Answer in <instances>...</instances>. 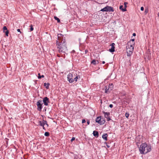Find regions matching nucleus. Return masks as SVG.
<instances>
[{
    "label": "nucleus",
    "mask_w": 159,
    "mask_h": 159,
    "mask_svg": "<svg viewBox=\"0 0 159 159\" xmlns=\"http://www.w3.org/2000/svg\"><path fill=\"white\" fill-rule=\"evenodd\" d=\"M91 64H93V65H96L97 64V62H96V61L95 60H93L91 62Z\"/></svg>",
    "instance_id": "17"
},
{
    "label": "nucleus",
    "mask_w": 159,
    "mask_h": 159,
    "mask_svg": "<svg viewBox=\"0 0 159 159\" xmlns=\"http://www.w3.org/2000/svg\"><path fill=\"white\" fill-rule=\"evenodd\" d=\"M4 32L5 33L6 35L7 36H8L9 31L8 30H7V31H6Z\"/></svg>",
    "instance_id": "20"
},
{
    "label": "nucleus",
    "mask_w": 159,
    "mask_h": 159,
    "mask_svg": "<svg viewBox=\"0 0 159 159\" xmlns=\"http://www.w3.org/2000/svg\"><path fill=\"white\" fill-rule=\"evenodd\" d=\"M44 135L46 136H48L49 135V133L48 132H45L44 133Z\"/></svg>",
    "instance_id": "19"
},
{
    "label": "nucleus",
    "mask_w": 159,
    "mask_h": 159,
    "mask_svg": "<svg viewBox=\"0 0 159 159\" xmlns=\"http://www.w3.org/2000/svg\"><path fill=\"white\" fill-rule=\"evenodd\" d=\"M17 31L18 32H20V33H21V31H20V29H18L17 30Z\"/></svg>",
    "instance_id": "35"
},
{
    "label": "nucleus",
    "mask_w": 159,
    "mask_h": 159,
    "mask_svg": "<svg viewBox=\"0 0 159 159\" xmlns=\"http://www.w3.org/2000/svg\"><path fill=\"white\" fill-rule=\"evenodd\" d=\"M38 79H40L41 78V76L40 75V74L39 73L38 74Z\"/></svg>",
    "instance_id": "27"
},
{
    "label": "nucleus",
    "mask_w": 159,
    "mask_h": 159,
    "mask_svg": "<svg viewBox=\"0 0 159 159\" xmlns=\"http://www.w3.org/2000/svg\"><path fill=\"white\" fill-rule=\"evenodd\" d=\"M105 92L106 93H109V92H110L111 90L112 89H111V88L110 89L109 87L108 89H107V87H106V86H105Z\"/></svg>",
    "instance_id": "10"
},
{
    "label": "nucleus",
    "mask_w": 159,
    "mask_h": 159,
    "mask_svg": "<svg viewBox=\"0 0 159 159\" xmlns=\"http://www.w3.org/2000/svg\"><path fill=\"white\" fill-rule=\"evenodd\" d=\"M129 114L128 113L126 112L125 113V116L127 118H128L129 117Z\"/></svg>",
    "instance_id": "25"
},
{
    "label": "nucleus",
    "mask_w": 159,
    "mask_h": 159,
    "mask_svg": "<svg viewBox=\"0 0 159 159\" xmlns=\"http://www.w3.org/2000/svg\"><path fill=\"white\" fill-rule=\"evenodd\" d=\"M132 52L131 51H129V52H127V54L128 56H130L132 54Z\"/></svg>",
    "instance_id": "16"
},
{
    "label": "nucleus",
    "mask_w": 159,
    "mask_h": 159,
    "mask_svg": "<svg viewBox=\"0 0 159 159\" xmlns=\"http://www.w3.org/2000/svg\"><path fill=\"white\" fill-rule=\"evenodd\" d=\"M103 114H104L105 117L107 119V120L109 121L111 120L110 117V113L109 112H105L103 111Z\"/></svg>",
    "instance_id": "7"
},
{
    "label": "nucleus",
    "mask_w": 159,
    "mask_h": 159,
    "mask_svg": "<svg viewBox=\"0 0 159 159\" xmlns=\"http://www.w3.org/2000/svg\"><path fill=\"white\" fill-rule=\"evenodd\" d=\"M97 62L98 63V61H97Z\"/></svg>",
    "instance_id": "48"
},
{
    "label": "nucleus",
    "mask_w": 159,
    "mask_h": 159,
    "mask_svg": "<svg viewBox=\"0 0 159 159\" xmlns=\"http://www.w3.org/2000/svg\"><path fill=\"white\" fill-rule=\"evenodd\" d=\"M75 137H72L71 139V141H72L75 140Z\"/></svg>",
    "instance_id": "29"
},
{
    "label": "nucleus",
    "mask_w": 159,
    "mask_h": 159,
    "mask_svg": "<svg viewBox=\"0 0 159 159\" xmlns=\"http://www.w3.org/2000/svg\"><path fill=\"white\" fill-rule=\"evenodd\" d=\"M54 19L56 20H57V21L58 23H60V20L57 17V16H54Z\"/></svg>",
    "instance_id": "15"
},
{
    "label": "nucleus",
    "mask_w": 159,
    "mask_h": 159,
    "mask_svg": "<svg viewBox=\"0 0 159 159\" xmlns=\"http://www.w3.org/2000/svg\"><path fill=\"white\" fill-rule=\"evenodd\" d=\"M47 108L46 107H44L43 109V111H46Z\"/></svg>",
    "instance_id": "34"
},
{
    "label": "nucleus",
    "mask_w": 159,
    "mask_h": 159,
    "mask_svg": "<svg viewBox=\"0 0 159 159\" xmlns=\"http://www.w3.org/2000/svg\"><path fill=\"white\" fill-rule=\"evenodd\" d=\"M101 11H113L114 9L113 7H111L107 6L102 9Z\"/></svg>",
    "instance_id": "4"
},
{
    "label": "nucleus",
    "mask_w": 159,
    "mask_h": 159,
    "mask_svg": "<svg viewBox=\"0 0 159 159\" xmlns=\"http://www.w3.org/2000/svg\"><path fill=\"white\" fill-rule=\"evenodd\" d=\"M113 87V85H112V84H110L109 85V86H108V87L110 88H110H111L112 89V88Z\"/></svg>",
    "instance_id": "28"
},
{
    "label": "nucleus",
    "mask_w": 159,
    "mask_h": 159,
    "mask_svg": "<svg viewBox=\"0 0 159 159\" xmlns=\"http://www.w3.org/2000/svg\"><path fill=\"white\" fill-rule=\"evenodd\" d=\"M57 56L58 57H60V56L59 55V54H57Z\"/></svg>",
    "instance_id": "45"
},
{
    "label": "nucleus",
    "mask_w": 159,
    "mask_h": 159,
    "mask_svg": "<svg viewBox=\"0 0 159 159\" xmlns=\"http://www.w3.org/2000/svg\"><path fill=\"white\" fill-rule=\"evenodd\" d=\"M30 31H33L34 30V28H33V26L32 25H31L30 26Z\"/></svg>",
    "instance_id": "23"
},
{
    "label": "nucleus",
    "mask_w": 159,
    "mask_h": 159,
    "mask_svg": "<svg viewBox=\"0 0 159 159\" xmlns=\"http://www.w3.org/2000/svg\"><path fill=\"white\" fill-rule=\"evenodd\" d=\"M102 64H105V62L104 61H102Z\"/></svg>",
    "instance_id": "43"
},
{
    "label": "nucleus",
    "mask_w": 159,
    "mask_h": 159,
    "mask_svg": "<svg viewBox=\"0 0 159 159\" xmlns=\"http://www.w3.org/2000/svg\"><path fill=\"white\" fill-rule=\"evenodd\" d=\"M39 125H40L41 126H42L43 125H44L43 124V121H39Z\"/></svg>",
    "instance_id": "18"
},
{
    "label": "nucleus",
    "mask_w": 159,
    "mask_h": 159,
    "mask_svg": "<svg viewBox=\"0 0 159 159\" xmlns=\"http://www.w3.org/2000/svg\"><path fill=\"white\" fill-rule=\"evenodd\" d=\"M109 106L110 107L112 108L113 107V105L111 104L109 105Z\"/></svg>",
    "instance_id": "33"
},
{
    "label": "nucleus",
    "mask_w": 159,
    "mask_h": 159,
    "mask_svg": "<svg viewBox=\"0 0 159 159\" xmlns=\"http://www.w3.org/2000/svg\"><path fill=\"white\" fill-rule=\"evenodd\" d=\"M107 136H108V135L107 134H105L102 135V138L105 140L107 141Z\"/></svg>",
    "instance_id": "11"
},
{
    "label": "nucleus",
    "mask_w": 159,
    "mask_h": 159,
    "mask_svg": "<svg viewBox=\"0 0 159 159\" xmlns=\"http://www.w3.org/2000/svg\"><path fill=\"white\" fill-rule=\"evenodd\" d=\"M115 44L114 43H112L111 44V49H109V51L111 52H113L115 51Z\"/></svg>",
    "instance_id": "8"
},
{
    "label": "nucleus",
    "mask_w": 159,
    "mask_h": 159,
    "mask_svg": "<svg viewBox=\"0 0 159 159\" xmlns=\"http://www.w3.org/2000/svg\"><path fill=\"white\" fill-rule=\"evenodd\" d=\"M38 107L37 109L39 111H41L42 109V104H39V103H36Z\"/></svg>",
    "instance_id": "9"
},
{
    "label": "nucleus",
    "mask_w": 159,
    "mask_h": 159,
    "mask_svg": "<svg viewBox=\"0 0 159 159\" xmlns=\"http://www.w3.org/2000/svg\"><path fill=\"white\" fill-rule=\"evenodd\" d=\"M158 16L159 17V12L158 14Z\"/></svg>",
    "instance_id": "47"
},
{
    "label": "nucleus",
    "mask_w": 159,
    "mask_h": 159,
    "mask_svg": "<svg viewBox=\"0 0 159 159\" xmlns=\"http://www.w3.org/2000/svg\"><path fill=\"white\" fill-rule=\"evenodd\" d=\"M87 123L88 125H89L90 123V121L89 120H88L87 121Z\"/></svg>",
    "instance_id": "36"
},
{
    "label": "nucleus",
    "mask_w": 159,
    "mask_h": 159,
    "mask_svg": "<svg viewBox=\"0 0 159 159\" xmlns=\"http://www.w3.org/2000/svg\"><path fill=\"white\" fill-rule=\"evenodd\" d=\"M123 5H121L120 6L119 8L120 10H121V11H126V9L125 8H123Z\"/></svg>",
    "instance_id": "13"
},
{
    "label": "nucleus",
    "mask_w": 159,
    "mask_h": 159,
    "mask_svg": "<svg viewBox=\"0 0 159 159\" xmlns=\"http://www.w3.org/2000/svg\"><path fill=\"white\" fill-rule=\"evenodd\" d=\"M57 39L56 46L58 51L59 53H65L67 51V49L65 38L62 34H58Z\"/></svg>",
    "instance_id": "1"
},
{
    "label": "nucleus",
    "mask_w": 159,
    "mask_h": 159,
    "mask_svg": "<svg viewBox=\"0 0 159 159\" xmlns=\"http://www.w3.org/2000/svg\"><path fill=\"white\" fill-rule=\"evenodd\" d=\"M80 78L79 75H75V74L70 73L67 75V80L70 83L76 82L77 79H80Z\"/></svg>",
    "instance_id": "3"
},
{
    "label": "nucleus",
    "mask_w": 159,
    "mask_h": 159,
    "mask_svg": "<svg viewBox=\"0 0 159 159\" xmlns=\"http://www.w3.org/2000/svg\"><path fill=\"white\" fill-rule=\"evenodd\" d=\"M86 122V121L84 119H83L82 120V123H84Z\"/></svg>",
    "instance_id": "30"
},
{
    "label": "nucleus",
    "mask_w": 159,
    "mask_h": 159,
    "mask_svg": "<svg viewBox=\"0 0 159 159\" xmlns=\"http://www.w3.org/2000/svg\"><path fill=\"white\" fill-rule=\"evenodd\" d=\"M41 78H43V77H44V75H42L41 76Z\"/></svg>",
    "instance_id": "41"
},
{
    "label": "nucleus",
    "mask_w": 159,
    "mask_h": 159,
    "mask_svg": "<svg viewBox=\"0 0 159 159\" xmlns=\"http://www.w3.org/2000/svg\"><path fill=\"white\" fill-rule=\"evenodd\" d=\"M139 150L141 154H144L151 151V147L148 146L146 143H143L140 146Z\"/></svg>",
    "instance_id": "2"
},
{
    "label": "nucleus",
    "mask_w": 159,
    "mask_h": 159,
    "mask_svg": "<svg viewBox=\"0 0 159 159\" xmlns=\"http://www.w3.org/2000/svg\"><path fill=\"white\" fill-rule=\"evenodd\" d=\"M43 122L44 125H46L47 123V121L46 120H43Z\"/></svg>",
    "instance_id": "26"
},
{
    "label": "nucleus",
    "mask_w": 159,
    "mask_h": 159,
    "mask_svg": "<svg viewBox=\"0 0 159 159\" xmlns=\"http://www.w3.org/2000/svg\"><path fill=\"white\" fill-rule=\"evenodd\" d=\"M3 29L4 32H5V30L7 31V30H8L7 29V27L6 26H4L3 27Z\"/></svg>",
    "instance_id": "21"
},
{
    "label": "nucleus",
    "mask_w": 159,
    "mask_h": 159,
    "mask_svg": "<svg viewBox=\"0 0 159 159\" xmlns=\"http://www.w3.org/2000/svg\"><path fill=\"white\" fill-rule=\"evenodd\" d=\"M46 125L47 126V127H48V123H47L46 124Z\"/></svg>",
    "instance_id": "44"
},
{
    "label": "nucleus",
    "mask_w": 159,
    "mask_h": 159,
    "mask_svg": "<svg viewBox=\"0 0 159 159\" xmlns=\"http://www.w3.org/2000/svg\"><path fill=\"white\" fill-rule=\"evenodd\" d=\"M95 121L96 122L98 123L101 125L104 124L105 122V120L103 119H102L100 116L96 118Z\"/></svg>",
    "instance_id": "5"
},
{
    "label": "nucleus",
    "mask_w": 159,
    "mask_h": 159,
    "mask_svg": "<svg viewBox=\"0 0 159 159\" xmlns=\"http://www.w3.org/2000/svg\"><path fill=\"white\" fill-rule=\"evenodd\" d=\"M39 103V104H42L43 103H42V101L41 100H39L37 102V103Z\"/></svg>",
    "instance_id": "22"
},
{
    "label": "nucleus",
    "mask_w": 159,
    "mask_h": 159,
    "mask_svg": "<svg viewBox=\"0 0 159 159\" xmlns=\"http://www.w3.org/2000/svg\"><path fill=\"white\" fill-rule=\"evenodd\" d=\"M50 84L49 83H47V84L46 83H45L44 84V86L46 87V88L47 89H48L49 88V85Z\"/></svg>",
    "instance_id": "14"
},
{
    "label": "nucleus",
    "mask_w": 159,
    "mask_h": 159,
    "mask_svg": "<svg viewBox=\"0 0 159 159\" xmlns=\"http://www.w3.org/2000/svg\"><path fill=\"white\" fill-rule=\"evenodd\" d=\"M145 12H147V10L146 9L145 10Z\"/></svg>",
    "instance_id": "46"
},
{
    "label": "nucleus",
    "mask_w": 159,
    "mask_h": 159,
    "mask_svg": "<svg viewBox=\"0 0 159 159\" xmlns=\"http://www.w3.org/2000/svg\"><path fill=\"white\" fill-rule=\"evenodd\" d=\"M43 102L45 106H48V103L49 102V98L47 97H45L43 98Z\"/></svg>",
    "instance_id": "6"
},
{
    "label": "nucleus",
    "mask_w": 159,
    "mask_h": 159,
    "mask_svg": "<svg viewBox=\"0 0 159 159\" xmlns=\"http://www.w3.org/2000/svg\"><path fill=\"white\" fill-rule=\"evenodd\" d=\"M43 126V129H44V130H45V127H44V125H43V126Z\"/></svg>",
    "instance_id": "38"
},
{
    "label": "nucleus",
    "mask_w": 159,
    "mask_h": 159,
    "mask_svg": "<svg viewBox=\"0 0 159 159\" xmlns=\"http://www.w3.org/2000/svg\"><path fill=\"white\" fill-rule=\"evenodd\" d=\"M131 40L132 41L134 42V39H131Z\"/></svg>",
    "instance_id": "42"
},
{
    "label": "nucleus",
    "mask_w": 159,
    "mask_h": 159,
    "mask_svg": "<svg viewBox=\"0 0 159 159\" xmlns=\"http://www.w3.org/2000/svg\"><path fill=\"white\" fill-rule=\"evenodd\" d=\"M93 134L95 137H98V131H93Z\"/></svg>",
    "instance_id": "12"
},
{
    "label": "nucleus",
    "mask_w": 159,
    "mask_h": 159,
    "mask_svg": "<svg viewBox=\"0 0 159 159\" xmlns=\"http://www.w3.org/2000/svg\"><path fill=\"white\" fill-rule=\"evenodd\" d=\"M127 4H128V3L127 2H125L124 3V8H125L126 9V8L127 7Z\"/></svg>",
    "instance_id": "24"
},
{
    "label": "nucleus",
    "mask_w": 159,
    "mask_h": 159,
    "mask_svg": "<svg viewBox=\"0 0 159 159\" xmlns=\"http://www.w3.org/2000/svg\"><path fill=\"white\" fill-rule=\"evenodd\" d=\"M141 10L142 11H143L144 10V8L143 7H141Z\"/></svg>",
    "instance_id": "32"
},
{
    "label": "nucleus",
    "mask_w": 159,
    "mask_h": 159,
    "mask_svg": "<svg viewBox=\"0 0 159 159\" xmlns=\"http://www.w3.org/2000/svg\"><path fill=\"white\" fill-rule=\"evenodd\" d=\"M88 52V51L87 50H85V54H86Z\"/></svg>",
    "instance_id": "37"
},
{
    "label": "nucleus",
    "mask_w": 159,
    "mask_h": 159,
    "mask_svg": "<svg viewBox=\"0 0 159 159\" xmlns=\"http://www.w3.org/2000/svg\"><path fill=\"white\" fill-rule=\"evenodd\" d=\"M130 46L131 47H132V50H133V49H134V47H133L132 46V45H131Z\"/></svg>",
    "instance_id": "40"
},
{
    "label": "nucleus",
    "mask_w": 159,
    "mask_h": 159,
    "mask_svg": "<svg viewBox=\"0 0 159 159\" xmlns=\"http://www.w3.org/2000/svg\"><path fill=\"white\" fill-rule=\"evenodd\" d=\"M133 36H136V34L135 33H133Z\"/></svg>",
    "instance_id": "39"
},
{
    "label": "nucleus",
    "mask_w": 159,
    "mask_h": 159,
    "mask_svg": "<svg viewBox=\"0 0 159 159\" xmlns=\"http://www.w3.org/2000/svg\"><path fill=\"white\" fill-rule=\"evenodd\" d=\"M106 143V146L107 147V148H110V146L108 144H107V143Z\"/></svg>",
    "instance_id": "31"
}]
</instances>
